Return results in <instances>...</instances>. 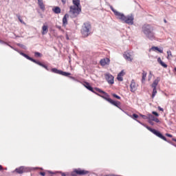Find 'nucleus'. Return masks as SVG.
<instances>
[{
  "label": "nucleus",
  "instance_id": "obj_1",
  "mask_svg": "<svg viewBox=\"0 0 176 176\" xmlns=\"http://www.w3.org/2000/svg\"><path fill=\"white\" fill-rule=\"evenodd\" d=\"M110 9L113 12L115 16H116L117 19H119V20H121L129 25H133L134 24V16L132 15L124 16V14L118 12L112 6H110Z\"/></svg>",
  "mask_w": 176,
  "mask_h": 176
},
{
  "label": "nucleus",
  "instance_id": "obj_2",
  "mask_svg": "<svg viewBox=\"0 0 176 176\" xmlns=\"http://www.w3.org/2000/svg\"><path fill=\"white\" fill-rule=\"evenodd\" d=\"M73 5L69 7V13L72 17H78L82 12V6H80V0H73Z\"/></svg>",
  "mask_w": 176,
  "mask_h": 176
},
{
  "label": "nucleus",
  "instance_id": "obj_3",
  "mask_svg": "<svg viewBox=\"0 0 176 176\" xmlns=\"http://www.w3.org/2000/svg\"><path fill=\"white\" fill-rule=\"evenodd\" d=\"M142 31L148 39H155V33L153 32V28L152 25L144 24L142 27Z\"/></svg>",
  "mask_w": 176,
  "mask_h": 176
},
{
  "label": "nucleus",
  "instance_id": "obj_4",
  "mask_svg": "<svg viewBox=\"0 0 176 176\" xmlns=\"http://www.w3.org/2000/svg\"><path fill=\"white\" fill-rule=\"evenodd\" d=\"M91 25L89 22L85 23L81 28V34L83 38H87L90 34H91Z\"/></svg>",
  "mask_w": 176,
  "mask_h": 176
},
{
  "label": "nucleus",
  "instance_id": "obj_5",
  "mask_svg": "<svg viewBox=\"0 0 176 176\" xmlns=\"http://www.w3.org/2000/svg\"><path fill=\"white\" fill-rule=\"evenodd\" d=\"M19 54H21V56H23V57H25V58H27V60H30V61H32V63H34L35 64L40 65V67H43V68H45V69H46L47 71H49V68L47 67V66L46 65H43L40 61H38V60L30 57L28 55H27L23 52H19Z\"/></svg>",
  "mask_w": 176,
  "mask_h": 176
},
{
  "label": "nucleus",
  "instance_id": "obj_6",
  "mask_svg": "<svg viewBox=\"0 0 176 176\" xmlns=\"http://www.w3.org/2000/svg\"><path fill=\"white\" fill-rule=\"evenodd\" d=\"M142 124L144 127H146V129H147V130H148V131H151V133H153V134H155V135H156L159 138H161V140H163L164 141H167V138H166V137H164L163 134L160 133V131H158L156 129H153L146 124Z\"/></svg>",
  "mask_w": 176,
  "mask_h": 176
},
{
  "label": "nucleus",
  "instance_id": "obj_7",
  "mask_svg": "<svg viewBox=\"0 0 176 176\" xmlns=\"http://www.w3.org/2000/svg\"><path fill=\"white\" fill-rule=\"evenodd\" d=\"M102 98H104V100H106V101H108V102H110V104H112V105H114L115 107H117V108H120V102L119 101H114L113 100L111 99L109 97L104 96L102 95H98Z\"/></svg>",
  "mask_w": 176,
  "mask_h": 176
},
{
  "label": "nucleus",
  "instance_id": "obj_8",
  "mask_svg": "<svg viewBox=\"0 0 176 176\" xmlns=\"http://www.w3.org/2000/svg\"><path fill=\"white\" fill-rule=\"evenodd\" d=\"M104 78L109 85H113V83H115L113 76H112L111 74L107 73L104 74Z\"/></svg>",
  "mask_w": 176,
  "mask_h": 176
},
{
  "label": "nucleus",
  "instance_id": "obj_9",
  "mask_svg": "<svg viewBox=\"0 0 176 176\" xmlns=\"http://www.w3.org/2000/svg\"><path fill=\"white\" fill-rule=\"evenodd\" d=\"M138 89V84L135 82V80H132L130 84V90L131 93H135Z\"/></svg>",
  "mask_w": 176,
  "mask_h": 176
},
{
  "label": "nucleus",
  "instance_id": "obj_10",
  "mask_svg": "<svg viewBox=\"0 0 176 176\" xmlns=\"http://www.w3.org/2000/svg\"><path fill=\"white\" fill-rule=\"evenodd\" d=\"M109 63H111V60L109 58H102L100 60V64L102 67H105V65H109Z\"/></svg>",
  "mask_w": 176,
  "mask_h": 176
},
{
  "label": "nucleus",
  "instance_id": "obj_11",
  "mask_svg": "<svg viewBox=\"0 0 176 176\" xmlns=\"http://www.w3.org/2000/svg\"><path fill=\"white\" fill-rule=\"evenodd\" d=\"M74 173L78 175H86V174H89V171L81 169H76Z\"/></svg>",
  "mask_w": 176,
  "mask_h": 176
},
{
  "label": "nucleus",
  "instance_id": "obj_12",
  "mask_svg": "<svg viewBox=\"0 0 176 176\" xmlns=\"http://www.w3.org/2000/svg\"><path fill=\"white\" fill-rule=\"evenodd\" d=\"M84 86L85 87H86V89L89 90V91H92V93H95V94H97V96L99 95L98 94L96 93V91H94V89L91 87V86H90V83L85 82L84 83Z\"/></svg>",
  "mask_w": 176,
  "mask_h": 176
},
{
  "label": "nucleus",
  "instance_id": "obj_13",
  "mask_svg": "<svg viewBox=\"0 0 176 176\" xmlns=\"http://www.w3.org/2000/svg\"><path fill=\"white\" fill-rule=\"evenodd\" d=\"M49 32V27L46 25H43L42 27V35H46Z\"/></svg>",
  "mask_w": 176,
  "mask_h": 176
},
{
  "label": "nucleus",
  "instance_id": "obj_14",
  "mask_svg": "<svg viewBox=\"0 0 176 176\" xmlns=\"http://www.w3.org/2000/svg\"><path fill=\"white\" fill-rule=\"evenodd\" d=\"M124 58L127 61H133V58H131V55L129 52H125L124 54Z\"/></svg>",
  "mask_w": 176,
  "mask_h": 176
},
{
  "label": "nucleus",
  "instance_id": "obj_15",
  "mask_svg": "<svg viewBox=\"0 0 176 176\" xmlns=\"http://www.w3.org/2000/svg\"><path fill=\"white\" fill-rule=\"evenodd\" d=\"M159 82H160V78L157 77L151 85V87L156 89L157 87V85H159Z\"/></svg>",
  "mask_w": 176,
  "mask_h": 176
},
{
  "label": "nucleus",
  "instance_id": "obj_16",
  "mask_svg": "<svg viewBox=\"0 0 176 176\" xmlns=\"http://www.w3.org/2000/svg\"><path fill=\"white\" fill-rule=\"evenodd\" d=\"M69 17V15L68 14H65V16L63 18V24L64 26L67 25L68 24V18Z\"/></svg>",
  "mask_w": 176,
  "mask_h": 176
},
{
  "label": "nucleus",
  "instance_id": "obj_17",
  "mask_svg": "<svg viewBox=\"0 0 176 176\" xmlns=\"http://www.w3.org/2000/svg\"><path fill=\"white\" fill-rule=\"evenodd\" d=\"M52 12H54V13H55L56 14H60V13H61V8H60V7H54V8H52Z\"/></svg>",
  "mask_w": 176,
  "mask_h": 176
},
{
  "label": "nucleus",
  "instance_id": "obj_18",
  "mask_svg": "<svg viewBox=\"0 0 176 176\" xmlns=\"http://www.w3.org/2000/svg\"><path fill=\"white\" fill-rule=\"evenodd\" d=\"M38 4L41 10H45V4H43V0H38Z\"/></svg>",
  "mask_w": 176,
  "mask_h": 176
},
{
  "label": "nucleus",
  "instance_id": "obj_19",
  "mask_svg": "<svg viewBox=\"0 0 176 176\" xmlns=\"http://www.w3.org/2000/svg\"><path fill=\"white\" fill-rule=\"evenodd\" d=\"M96 91H98V93H101L102 94H104V96H103L104 97H109V95H108V94L102 90H101L99 88H95Z\"/></svg>",
  "mask_w": 176,
  "mask_h": 176
},
{
  "label": "nucleus",
  "instance_id": "obj_20",
  "mask_svg": "<svg viewBox=\"0 0 176 176\" xmlns=\"http://www.w3.org/2000/svg\"><path fill=\"white\" fill-rule=\"evenodd\" d=\"M155 117H154L153 115H152V114L148 115L147 119L148 120V123H150V124H152V122H153V120H155Z\"/></svg>",
  "mask_w": 176,
  "mask_h": 176
},
{
  "label": "nucleus",
  "instance_id": "obj_21",
  "mask_svg": "<svg viewBox=\"0 0 176 176\" xmlns=\"http://www.w3.org/2000/svg\"><path fill=\"white\" fill-rule=\"evenodd\" d=\"M16 173H17V174H23V173H24V166H21L19 168H17L15 169Z\"/></svg>",
  "mask_w": 176,
  "mask_h": 176
},
{
  "label": "nucleus",
  "instance_id": "obj_22",
  "mask_svg": "<svg viewBox=\"0 0 176 176\" xmlns=\"http://www.w3.org/2000/svg\"><path fill=\"white\" fill-rule=\"evenodd\" d=\"M157 62L159 64H160V65H162V67H164V68H167V64L164 63V62L162 60L161 58H157Z\"/></svg>",
  "mask_w": 176,
  "mask_h": 176
},
{
  "label": "nucleus",
  "instance_id": "obj_23",
  "mask_svg": "<svg viewBox=\"0 0 176 176\" xmlns=\"http://www.w3.org/2000/svg\"><path fill=\"white\" fill-rule=\"evenodd\" d=\"M151 50H153V52L155 51H157L159 52V53H163V50H160L159 47H151Z\"/></svg>",
  "mask_w": 176,
  "mask_h": 176
},
{
  "label": "nucleus",
  "instance_id": "obj_24",
  "mask_svg": "<svg viewBox=\"0 0 176 176\" xmlns=\"http://www.w3.org/2000/svg\"><path fill=\"white\" fill-rule=\"evenodd\" d=\"M51 71L52 72H54V74H58V75H60L61 74V70H58L56 68H52Z\"/></svg>",
  "mask_w": 176,
  "mask_h": 176
},
{
  "label": "nucleus",
  "instance_id": "obj_25",
  "mask_svg": "<svg viewBox=\"0 0 176 176\" xmlns=\"http://www.w3.org/2000/svg\"><path fill=\"white\" fill-rule=\"evenodd\" d=\"M146 72L145 71H143L142 72V82H145L146 79Z\"/></svg>",
  "mask_w": 176,
  "mask_h": 176
},
{
  "label": "nucleus",
  "instance_id": "obj_26",
  "mask_svg": "<svg viewBox=\"0 0 176 176\" xmlns=\"http://www.w3.org/2000/svg\"><path fill=\"white\" fill-rule=\"evenodd\" d=\"M156 94H157V90L156 89V88H153L151 98H155V96H156Z\"/></svg>",
  "mask_w": 176,
  "mask_h": 176
},
{
  "label": "nucleus",
  "instance_id": "obj_27",
  "mask_svg": "<svg viewBox=\"0 0 176 176\" xmlns=\"http://www.w3.org/2000/svg\"><path fill=\"white\" fill-rule=\"evenodd\" d=\"M60 75H63V76H69V75H71V74L60 71Z\"/></svg>",
  "mask_w": 176,
  "mask_h": 176
},
{
  "label": "nucleus",
  "instance_id": "obj_28",
  "mask_svg": "<svg viewBox=\"0 0 176 176\" xmlns=\"http://www.w3.org/2000/svg\"><path fill=\"white\" fill-rule=\"evenodd\" d=\"M167 54H168V60H170V57H173V54L171 53V52L169 50V51H167Z\"/></svg>",
  "mask_w": 176,
  "mask_h": 176
},
{
  "label": "nucleus",
  "instance_id": "obj_29",
  "mask_svg": "<svg viewBox=\"0 0 176 176\" xmlns=\"http://www.w3.org/2000/svg\"><path fill=\"white\" fill-rule=\"evenodd\" d=\"M131 118L132 119H134V120H135V119H138V115L133 113L132 116H131Z\"/></svg>",
  "mask_w": 176,
  "mask_h": 176
},
{
  "label": "nucleus",
  "instance_id": "obj_30",
  "mask_svg": "<svg viewBox=\"0 0 176 176\" xmlns=\"http://www.w3.org/2000/svg\"><path fill=\"white\" fill-rule=\"evenodd\" d=\"M117 79L120 82H123V77L122 76L119 75V74L118 75Z\"/></svg>",
  "mask_w": 176,
  "mask_h": 176
},
{
  "label": "nucleus",
  "instance_id": "obj_31",
  "mask_svg": "<svg viewBox=\"0 0 176 176\" xmlns=\"http://www.w3.org/2000/svg\"><path fill=\"white\" fill-rule=\"evenodd\" d=\"M111 96H113L114 98H117V100H120V96L116 95V94H112Z\"/></svg>",
  "mask_w": 176,
  "mask_h": 176
},
{
  "label": "nucleus",
  "instance_id": "obj_32",
  "mask_svg": "<svg viewBox=\"0 0 176 176\" xmlns=\"http://www.w3.org/2000/svg\"><path fill=\"white\" fill-rule=\"evenodd\" d=\"M153 122H155L156 123H160V120H159V118L155 117Z\"/></svg>",
  "mask_w": 176,
  "mask_h": 176
},
{
  "label": "nucleus",
  "instance_id": "obj_33",
  "mask_svg": "<svg viewBox=\"0 0 176 176\" xmlns=\"http://www.w3.org/2000/svg\"><path fill=\"white\" fill-rule=\"evenodd\" d=\"M18 19L19 20L20 23H21L22 24H25V23L21 20V17H20V16H18Z\"/></svg>",
  "mask_w": 176,
  "mask_h": 176
},
{
  "label": "nucleus",
  "instance_id": "obj_34",
  "mask_svg": "<svg viewBox=\"0 0 176 176\" xmlns=\"http://www.w3.org/2000/svg\"><path fill=\"white\" fill-rule=\"evenodd\" d=\"M140 116L141 118H142L143 119H148V116H145V115H142V114H140Z\"/></svg>",
  "mask_w": 176,
  "mask_h": 176
},
{
  "label": "nucleus",
  "instance_id": "obj_35",
  "mask_svg": "<svg viewBox=\"0 0 176 176\" xmlns=\"http://www.w3.org/2000/svg\"><path fill=\"white\" fill-rule=\"evenodd\" d=\"M118 75H120V76H124V71H121L119 74H118Z\"/></svg>",
  "mask_w": 176,
  "mask_h": 176
},
{
  "label": "nucleus",
  "instance_id": "obj_36",
  "mask_svg": "<svg viewBox=\"0 0 176 176\" xmlns=\"http://www.w3.org/2000/svg\"><path fill=\"white\" fill-rule=\"evenodd\" d=\"M158 110H160L161 112H164V109L162 108L160 106L157 107Z\"/></svg>",
  "mask_w": 176,
  "mask_h": 176
},
{
  "label": "nucleus",
  "instance_id": "obj_37",
  "mask_svg": "<svg viewBox=\"0 0 176 176\" xmlns=\"http://www.w3.org/2000/svg\"><path fill=\"white\" fill-rule=\"evenodd\" d=\"M152 113H153V115H155V116H157V117L159 116V113H157V112H156V111H153Z\"/></svg>",
  "mask_w": 176,
  "mask_h": 176
},
{
  "label": "nucleus",
  "instance_id": "obj_38",
  "mask_svg": "<svg viewBox=\"0 0 176 176\" xmlns=\"http://www.w3.org/2000/svg\"><path fill=\"white\" fill-rule=\"evenodd\" d=\"M35 56H36L37 57H41V53L39 52H35Z\"/></svg>",
  "mask_w": 176,
  "mask_h": 176
},
{
  "label": "nucleus",
  "instance_id": "obj_39",
  "mask_svg": "<svg viewBox=\"0 0 176 176\" xmlns=\"http://www.w3.org/2000/svg\"><path fill=\"white\" fill-rule=\"evenodd\" d=\"M166 137H169L170 138H171L173 137V135L169 134V133H166Z\"/></svg>",
  "mask_w": 176,
  "mask_h": 176
},
{
  "label": "nucleus",
  "instance_id": "obj_40",
  "mask_svg": "<svg viewBox=\"0 0 176 176\" xmlns=\"http://www.w3.org/2000/svg\"><path fill=\"white\" fill-rule=\"evenodd\" d=\"M40 175L45 176V175H46V173H45V172H40Z\"/></svg>",
  "mask_w": 176,
  "mask_h": 176
},
{
  "label": "nucleus",
  "instance_id": "obj_41",
  "mask_svg": "<svg viewBox=\"0 0 176 176\" xmlns=\"http://www.w3.org/2000/svg\"><path fill=\"white\" fill-rule=\"evenodd\" d=\"M67 0H61L62 3H63V5H65V3H67Z\"/></svg>",
  "mask_w": 176,
  "mask_h": 176
},
{
  "label": "nucleus",
  "instance_id": "obj_42",
  "mask_svg": "<svg viewBox=\"0 0 176 176\" xmlns=\"http://www.w3.org/2000/svg\"><path fill=\"white\" fill-rule=\"evenodd\" d=\"M61 176H67V175L65 173H60Z\"/></svg>",
  "mask_w": 176,
  "mask_h": 176
},
{
  "label": "nucleus",
  "instance_id": "obj_43",
  "mask_svg": "<svg viewBox=\"0 0 176 176\" xmlns=\"http://www.w3.org/2000/svg\"><path fill=\"white\" fill-rule=\"evenodd\" d=\"M3 170V167H2V165H0V171H2Z\"/></svg>",
  "mask_w": 176,
  "mask_h": 176
},
{
  "label": "nucleus",
  "instance_id": "obj_44",
  "mask_svg": "<svg viewBox=\"0 0 176 176\" xmlns=\"http://www.w3.org/2000/svg\"><path fill=\"white\" fill-rule=\"evenodd\" d=\"M72 176H77V175H76V173H72Z\"/></svg>",
  "mask_w": 176,
  "mask_h": 176
},
{
  "label": "nucleus",
  "instance_id": "obj_45",
  "mask_svg": "<svg viewBox=\"0 0 176 176\" xmlns=\"http://www.w3.org/2000/svg\"><path fill=\"white\" fill-rule=\"evenodd\" d=\"M71 79H73L74 80H75V77H70Z\"/></svg>",
  "mask_w": 176,
  "mask_h": 176
},
{
  "label": "nucleus",
  "instance_id": "obj_46",
  "mask_svg": "<svg viewBox=\"0 0 176 176\" xmlns=\"http://www.w3.org/2000/svg\"><path fill=\"white\" fill-rule=\"evenodd\" d=\"M0 43H3V41L0 40Z\"/></svg>",
  "mask_w": 176,
  "mask_h": 176
},
{
  "label": "nucleus",
  "instance_id": "obj_47",
  "mask_svg": "<svg viewBox=\"0 0 176 176\" xmlns=\"http://www.w3.org/2000/svg\"><path fill=\"white\" fill-rule=\"evenodd\" d=\"M150 76H152V72H150Z\"/></svg>",
  "mask_w": 176,
  "mask_h": 176
},
{
  "label": "nucleus",
  "instance_id": "obj_48",
  "mask_svg": "<svg viewBox=\"0 0 176 176\" xmlns=\"http://www.w3.org/2000/svg\"><path fill=\"white\" fill-rule=\"evenodd\" d=\"M164 23H167V21L166 19L164 20Z\"/></svg>",
  "mask_w": 176,
  "mask_h": 176
},
{
  "label": "nucleus",
  "instance_id": "obj_49",
  "mask_svg": "<svg viewBox=\"0 0 176 176\" xmlns=\"http://www.w3.org/2000/svg\"><path fill=\"white\" fill-rule=\"evenodd\" d=\"M151 124H152V126H153V122H152V121H151Z\"/></svg>",
  "mask_w": 176,
  "mask_h": 176
},
{
  "label": "nucleus",
  "instance_id": "obj_50",
  "mask_svg": "<svg viewBox=\"0 0 176 176\" xmlns=\"http://www.w3.org/2000/svg\"><path fill=\"white\" fill-rule=\"evenodd\" d=\"M58 28H59V29H60V28H61V27H58Z\"/></svg>",
  "mask_w": 176,
  "mask_h": 176
}]
</instances>
